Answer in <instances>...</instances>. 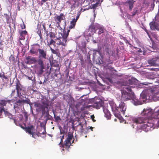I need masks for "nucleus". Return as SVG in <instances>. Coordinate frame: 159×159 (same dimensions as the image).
I'll return each instance as SVG.
<instances>
[{
    "instance_id": "obj_22",
    "label": "nucleus",
    "mask_w": 159,
    "mask_h": 159,
    "mask_svg": "<svg viewBox=\"0 0 159 159\" xmlns=\"http://www.w3.org/2000/svg\"><path fill=\"white\" fill-rule=\"evenodd\" d=\"M76 22L77 21H76L75 20V19H72L70 22V25L69 26V28L70 29L74 28L75 26Z\"/></svg>"
},
{
    "instance_id": "obj_59",
    "label": "nucleus",
    "mask_w": 159,
    "mask_h": 159,
    "mask_svg": "<svg viewBox=\"0 0 159 159\" xmlns=\"http://www.w3.org/2000/svg\"><path fill=\"white\" fill-rule=\"evenodd\" d=\"M33 104H34V103H32V102H30V103H29V104H29V105H30V106H31Z\"/></svg>"
},
{
    "instance_id": "obj_12",
    "label": "nucleus",
    "mask_w": 159,
    "mask_h": 159,
    "mask_svg": "<svg viewBox=\"0 0 159 159\" xmlns=\"http://www.w3.org/2000/svg\"><path fill=\"white\" fill-rule=\"evenodd\" d=\"M103 111L105 114V116L107 119H110L111 118V114L109 111L105 107H103Z\"/></svg>"
},
{
    "instance_id": "obj_15",
    "label": "nucleus",
    "mask_w": 159,
    "mask_h": 159,
    "mask_svg": "<svg viewBox=\"0 0 159 159\" xmlns=\"http://www.w3.org/2000/svg\"><path fill=\"white\" fill-rule=\"evenodd\" d=\"M103 102L102 101L99 100V101L95 102L93 104V106L97 109H99L100 107L102 106Z\"/></svg>"
},
{
    "instance_id": "obj_14",
    "label": "nucleus",
    "mask_w": 159,
    "mask_h": 159,
    "mask_svg": "<svg viewBox=\"0 0 159 159\" xmlns=\"http://www.w3.org/2000/svg\"><path fill=\"white\" fill-rule=\"evenodd\" d=\"M33 128H34L33 126L31 125L30 127H25V130L27 133H28L29 134L32 135V137H34V133L32 131Z\"/></svg>"
},
{
    "instance_id": "obj_52",
    "label": "nucleus",
    "mask_w": 159,
    "mask_h": 159,
    "mask_svg": "<svg viewBox=\"0 0 159 159\" xmlns=\"http://www.w3.org/2000/svg\"><path fill=\"white\" fill-rule=\"evenodd\" d=\"M31 56H28L26 58V59L28 60L29 61H30V59L31 58Z\"/></svg>"
},
{
    "instance_id": "obj_25",
    "label": "nucleus",
    "mask_w": 159,
    "mask_h": 159,
    "mask_svg": "<svg viewBox=\"0 0 159 159\" xmlns=\"http://www.w3.org/2000/svg\"><path fill=\"white\" fill-rule=\"evenodd\" d=\"M42 59V58H39V59L37 61L38 64L39 66H44L43 62Z\"/></svg>"
},
{
    "instance_id": "obj_49",
    "label": "nucleus",
    "mask_w": 159,
    "mask_h": 159,
    "mask_svg": "<svg viewBox=\"0 0 159 159\" xmlns=\"http://www.w3.org/2000/svg\"><path fill=\"white\" fill-rule=\"evenodd\" d=\"M97 2H98L101 4L102 2L103 1V0H95Z\"/></svg>"
},
{
    "instance_id": "obj_42",
    "label": "nucleus",
    "mask_w": 159,
    "mask_h": 159,
    "mask_svg": "<svg viewBox=\"0 0 159 159\" xmlns=\"http://www.w3.org/2000/svg\"><path fill=\"white\" fill-rule=\"evenodd\" d=\"M4 16L5 18L7 20V22H8L9 21V15L7 14H4Z\"/></svg>"
},
{
    "instance_id": "obj_40",
    "label": "nucleus",
    "mask_w": 159,
    "mask_h": 159,
    "mask_svg": "<svg viewBox=\"0 0 159 159\" xmlns=\"http://www.w3.org/2000/svg\"><path fill=\"white\" fill-rule=\"evenodd\" d=\"M5 110L4 109L3 107H0V118H2V111H4Z\"/></svg>"
},
{
    "instance_id": "obj_63",
    "label": "nucleus",
    "mask_w": 159,
    "mask_h": 159,
    "mask_svg": "<svg viewBox=\"0 0 159 159\" xmlns=\"http://www.w3.org/2000/svg\"><path fill=\"white\" fill-rule=\"evenodd\" d=\"M93 128L92 127H90V129H91L92 131H93Z\"/></svg>"
},
{
    "instance_id": "obj_53",
    "label": "nucleus",
    "mask_w": 159,
    "mask_h": 159,
    "mask_svg": "<svg viewBox=\"0 0 159 159\" xmlns=\"http://www.w3.org/2000/svg\"><path fill=\"white\" fill-rule=\"evenodd\" d=\"M49 34L50 37L52 38V36H53V33L52 32H50L49 33Z\"/></svg>"
},
{
    "instance_id": "obj_11",
    "label": "nucleus",
    "mask_w": 159,
    "mask_h": 159,
    "mask_svg": "<svg viewBox=\"0 0 159 159\" xmlns=\"http://www.w3.org/2000/svg\"><path fill=\"white\" fill-rule=\"evenodd\" d=\"M150 26L152 30H159V24L155 21L152 22L150 24Z\"/></svg>"
},
{
    "instance_id": "obj_50",
    "label": "nucleus",
    "mask_w": 159,
    "mask_h": 159,
    "mask_svg": "<svg viewBox=\"0 0 159 159\" xmlns=\"http://www.w3.org/2000/svg\"><path fill=\"white\" fill-rule=\"evenodd\" d=\"M48 1V0H42L41 2V5H43V3L47 2Z\"/></svg>"
},
{
    "instance_id": "obj_24",
    "label": "nucleus",
    "mask_w": 159,
    "mask_h": 159,
    "mask_svg": "<svg viewBox=\"0 0 159 159\" xmlns=\"http://www.w3.org/2000/svg\"><path fill=\"white\" fill-rule=\"evenodd\" d=\"M40 126L41 127H42L43 129V131L42 132V133H40L41 134H44L46 133V127L45 125L44 124V123L43 122H41L40 123Z\"/></svg>"
},
{
    "instance_id": "obj_23",
    "label": "nucleus",
    "mask_w": 159,
    "mask_h": 159,
    "mask_svg": "<svg viewBox=\"0 0 159 159\" xmlns=\"http://www.w3.org/2000/svg\"><path fill=\"white\" fill-rule=\"evenodd\" d=\"M0 77L2 78L3 81L8 80L7 77L5 75L4 73L3 72L0 73Z\"/></svg>"
},
{
    "instance_id": "obj_32",
    "label": "nucleus",
    "mask_w": 159,
    "mask_h": 159,
    "mask_svg": "<svg viewBox=\"0 0 159 159\" xmlns=\"http://www.w3.org/2000/svg\"><path fill=\"white\" fill-rule=\"evenodd\" d=\"M136 14H138V8H135L133 9V11L132 12V16H135Z\"/></svg>"
},
{
    "instance_id": "obj_33",
    "label": "nucleus",
    "mask_w": 159,
    "mask_h": 159,
    "mask_svg": "<svg viewBox=\"0 0 159 159\" xmlns=\"http://www.w3.org/2000/svg\"><path fill=\"white\" fill-rule=\"evenodd\" d=\"M104 29L102 27H100L99 28V31L98 32V35L101 34L103 33Z\"/></svg>"
},
{
    "instance_id": "obj_19",
    "label": "nucleus",
    "mask_w": 159,
    "mask_h": 159,
    "mask_svg": "<svg viewBox=\"0 0 159 159\" xmlns=\"http://www.w3.org/2000/svg\"><path fill=\"white\" fill-rule=\"evenodd\" d=\"M64 18H65V16L63 14L61 13L59 16H57L56 17V20L58 22V23H60L61 20H64Z\"/></svg>"
},
{
    "instance_id": "obj_34",
    "label": "nucleus",
    "mask_w": 159,
    "mask_h": 159,
    "mask_svg": "<svg viewBox=\"0 0 159 159\" xmlns=\"http://www.w3.org/2000/svg\"><path fill=\"white\" fill-rule=\"evenodd\" d=\"M51 50L52 52L54 54H55L57 55H58V50L56 49L54 50V49H53L52 48H51Z\"/></svg>"
},
{
    "instance_id": "obj_47",
    "label": "nucleus",
    "mask_w": 159,
    "mask_h": 159,
    "mask_svg": "<svg viewBox=\"0 0 159 159\" xmlns=\"http://www.w3.org/2000/svg\"><path fill=\"white\" fill-rule=\"evenodd\" d=\"M15 93V89L13 90L12 91L11 93V96H13L14 95Z\"/></svg>"
},
{
    "instance_id": "obj_16",
    "label": "nucleus",
    "mask_w": 159,
    "mask_h": 159,
    "mask_svg": "<svg viewBox=\"0 0 159 159\" xmlns=\"http://www.w3.org/2000/svg\"><path fill=\"white\" fill-rule=\"evenodd\" d=\"M147 96L146 94L144 93H142L141 94L139 99L141 101L142 104L147 100Z\"/></svg>"
},
{
    "instance_id": "obj_3",
    "label": "nucleus",
    "mask_w": 159,
    "mask_h": 159,
    "mask_svg": "<svg viewBox=\"0 0 159 159\" xmlns=\"http://www.w3.org/2000/svg\"><path fill=\"white\" fill-rule=\"evenodd\" d=\"M124 89H126L129 93L124 91L122 92L121 99L124 101H127L134 98V93L132 91L131 88L133 87L129 85H125Z\"/></svg>"
},
{
    "instance_id": "obj_30",
    "label": "nucleus",
    "mask_w": 159,
    "mask_h": 159,
    "mask_svg": "<svg viewBox=\"0 0 159 159\" xmlns=\"http://www.w3.org/2000/svg\"><path fill=\"white\" fill-rule=\"evenodd\" d=\"M57 36H56V39H57L59 38H63V34H62L61 33L58 32V33L56 34Z\"/></svg>"
},
{
    "instance_id": "obj_43",
    "label": "nucleus",
    "mask_w": 159,
    "mask_h": 159,
    "mask_svg": "<svg viewBox=\"0 0 159 159\" xmlns=\"http://www.w3.org/2000/svg\"><path fill=\"white\" fill-rule=\"evenodd\" d=\"M60 133L61 134H63V135L62 136L61 138V141L59 143V144H60L63 141L62 139H64V134L63 133H62V132L61 131H60Z\"/></svg>"
},
{
    "instance_id": "obj_26",
    "label": "nucleus",
    "mask_w": 159,
    "mask_h": 159,
    "mask_svg": "<svg viewBox=\"0 0 159 159\" xmlns=\"http://www.w3.org/2000/svg\"><path fill=\"white\" fill-rule=\"evenodd\" d=\"M44 66H39V70L38 72V74L40 75H42L43 72V69H44Z\"/></svg>"
},
{
    "instance_id": "obj_56",
    "label": "nucleus",
    "mask_w": 159,
    "mask_h": 159,
    "mask_svg": "<svg viewBox=\"0 0 159 159\" xmlns=\"http://www.w3.org/2000/svg\"><path fill=\"white\" fill-rule=\"evenodd\" d=\"M145 32L147 33L148 34V35L149 37H150V35H149V33L148 32V30H146V29H145Z\"/></svg>"
},
{
    "instance_id": "obj_41",
    "label": "nucleus",
    "mask_w": 159,
    "mask_h": 159,
    "mask_svg": "<svg viewBox=\"0 0 159 159\" xmlns=\"http://www.w3.org/2000/svg\"><path fill=\"white\" fill-rule=\"evenodd\" d=\"M14 122L18 126L20 124L19 122L18 121H17L16 118L13 119Z\"/></svg>"
},
{
    "instance_id": "obj_21",
    "label": "nucleus",
    "mask_w": 159,
    "mask_h": 159,
    "mask_svg": "<svg viewBox=\"0 0 159 159\" xmlns=\"http://www.w3.org/2000/svg\"><path fill=\"white\" fill-rule=\"evenodd\" d=\"M156 60L155 59H152L148 60V63L152 66H155L156 65Z\"/></svg>"
},
{
    "instance_id": "obj_35",
    "label": "nucleus",
    "mask_w": 159,
    "mask_h": 159,
    "mask_svg": "<svg viewBox=\"0 0 159 159\" xmlns=\"http://www.w3.org/2000/svg\"><path fill=\"white\" fill-rule=\"evenodd\" d=\"M54 118L56 121H58L61 120L60 117L59 116H56L54 112H53Z\"/></svg>"
},
{
    "instance_id": "obj_37",
    "label": "nucleus",
    "mask_w": 159,
    "mask_h": 159,
    "mask_svg": "<svg viewBox=\"0 0 159 159\" xmlns=\"http://www.w3.org/2000/svg\"><path fill=\"white\" fill-rule=\"evenodd\" d=\"M70 31V30L69 29L67 30L66 33H65L63 34V36L67 39L69 35V33Z\"/></svg>"
},
{
    "instance_id": "obj_46",
    "label": "nucleus",
    "mask_w": 159,
    "mask_h": 159,
    "mask_svg": "<svg viewBox=\"0 0 159 159\" xmlns=\"http://www.w3.org/2000/svg\"><path fill=\"white\" fill-rule=\"evenodd\" d=\"M20 27L22 29H25V25L24 24H21Z\"/></svg>"
},
{
    "instance_id": "obj_48",
    "label": "nucleus",
    "mask_w": 159,
    "mask_h": 159,
    "mask_svg": "<svg viewBox=\"0 0 159 159\" xmlns=\"http://www.w3.org/2000/svg\"><path fill=\"white\" fill-rule=\"evenodd\" d=\"M16 102L17 103L21 104L22 103H23V102L22 101V99L20 100H19L16 101Z\"/></svg>"
},
{
    "instance_id": "obj_57",
    "label": "nucleus",
    "mask_w": 159,
    "mask_h": 159,
    "mask_svg": "<svg viewBox=\"0 0 159 159\" xmlns=\"http://www.w3.org/2000/svg\"><path fill=\"white\" fill-rule=\"evenodd\" d=\"M18 126H20L21 128H22L23 129H25V128L24 127H23V126L22 125H20V124Z\"/></svg>"
},
{
    "instance_id": "obj_38",
    "label": "nucleus",
    "mask_w": 159,
    "mask_h": 159,
    "mask_svg": "<svg viewBox=\"0 0 159 159\" xmlns=\"http://www.w3.org/2000/svg\"><path fill=\"white\" fill-rule=\"evenodd\" d=\"M30 100L28 98H26V99L25 100L22 99L23 103H27V104L30 103Z\"/></svg>"
},
{
    "instance_id": "obj_4",
    "label": "nucleus",
    "mask_w": 159,
    "mask_h": 159,
    "mask_svg": "<svg viewBox=\"0 0 159 159\" xmlns=\"http://www.w3.org/2000/svg\"><path fill=\"white\" fill-rule=\"evenodd\" d=\"M16 86L17 93L18 96L20 98L22 99L23 96L21 95V93H22L23 95H25L26 93V92L24 89H23V87L18 80H17L16 82Z\"/></svg>"
},
{
    "instance_id": "obj_29",
    "label": "nucleus",
    "mask_w": 159,
    "mask_h": 159,
    "mask_svg": "<svg viewBox=\"0 0 159 159\" xmlns=\"http://www.w3.org/2000/svg\"><path fill=\"white\" fill-rule=\"evenodd\" d=\"M101 4H100V3L96 2L95 3L93 4L92 5V7L91 8L93 9H95L98 7L101 6Z\"/></svg>"
},
{
    "instance_id": "obj_58",
    "label": "nucleus",
    "mask_w": 159,
    "mask_h": 159,
    "mask_svg": "<svg viewBox=\"0 0 159 159\" xmlns=\"http://www.w3.org/2000/svg\"><path fill=\"white\" fill-rule=\"evenodd\" d=\"M2 50L0 48V57H1V55H2Z\"/></svg>"
},
{
    "instance_id": "obj_44",
    "label": "nucleus",
    "mask_w": 159,
    "mask_h": 159,
    "mask_svg": "<svg viewBox=\"0 0 159 159\" xmlns=\"http://www.w3.org/2000/svg\"><path fill=\"white\" fill-rule=\"evenodd\" d=\"M105 51L108 54L110 53V49L109 48H106L105 49Z\"/></svg>"
},
{
    "instance_id": "obj_36",
    "label": "nucleus",
    "mask_w": 159,
    "mask_h": 159,
    "mask_svg": "<svg viewBox=\"0 0 159 159\" xmlns=\"http://www.w3.org/2000/svg\"><path fill=\"white\" fill-rule=\"evenodd\" d=\"M32 63H35L37 62V60L36 59V58L34 57H32L31 59H30V61Z\"/></svg>"
},
{
    "instance_id": "obj_51",
    "label": "nucleus",
    "mask_w": 159,
    "mask_h": 159,
    "mask_svg": "<svg viewBox=\"0 0 159 159\" xmlns=\"http://www.w3.org/2000/svg\"><path fill=\"white\" fill-rule=\"evenodd\" d=\"M75 8V4L72 5L70 7V8L72 10L74 9Z\"/></svg>"
},
{
    "instance_id": "obj_5",
    "label": "nucleus",
    "mask_w": 159,
    "mask_h": 159,
    "mask_svg": "<svg viewBox=\"0 0 159 159\" xmlns=\"http://www.w3.org/2000/svg\"><path fill=\"white\" fill-rule=\"evenodd\" d=\"M34 107H38L39 109L41 110L43 114L44 113L46 112L45 109L48 108V103L46 101H44L40 103L38 102H34Z\"/></svg>"
},
{
    "instance_id": "obj_9",
    "label": "nucleus",
    "mask_w": 159,
    "mask_h": 159,
    "mask_svg": "<svg viewBox=\"0 0 159 159\" xmlns=\"http://www.w3.org/2000/svg\"><path fill=\"white\" fill-rule=\"evenodd\" d=\"M135 1L134 0H127L124 3V4L129 7V10L131 11L134 7Z\"/></svg>"
},
{
    "instance_id": "obj_39",
    "label": "nucleus",
    "mask_w": 159,
    "mask_h": 159,
    "mask_svg": "<svg viewBox=\"0 0 159 159\" xmlns=\"http://www.w3.org/2000/svg\"><path fill=\"white\" fill-rule=\"evenodd\" d=\"M38 34L39 36L41 42H42L43 40V38L42 36V35L40 31H39L38 33Z\"/></svg>"
},
{
    "instance_id": "obj_10",
    "label": "nucleus",
    "mask_w": 159,
    "mask_h": 159,
    "mask_svg": "<svg viewBox=\"0 0 159 159\" xmlns=\"http://www.w3.org/2000/svg\"><path fill=\"white\" fill-rule=\"evenodd\" d=\"M19 33L20 34L19 40L20 43H21V42L20 40H23L25 39V35L27 34V32L26 30H19Z\"/></svg>"
},
{
    "instance_id": "obj_18",
    "label": "nucleus",
    "mask_w": 159,
    "mask_h": 159,
    "mask_svg": "<svg viewBox=\"0 0 159 159\" xmlns=\"http://www.w3.org/2000/svg\"><path fill=\"white\" fill-rule=\"evenodd\" d=\"M138 80L134 78H131L128 80V83L129 85L137 84Z\"/></svg>"
},
{
    "instance_id": "obj_28",
    "label": "nucleus",
    "mask_w": 159,
    "mask_h": 159,
    "mask_svg": "<svg viewBox=\"0 0 159 159\" xmlns=\"http://www.w3.org/2000/svg\"><path fill=\"white\" fill-rule=\"evenodd\" d=\"M57 39H55L54 40L52 39V38L51 39L49 42H48V45H50L52 44L54 45L55 44H57Z\"/></svg>"
},
{
    "instance_id": "obj_54",
    "label": "nucleus",
    "mask_w": 159,
    "mask_h": 159,
    "mask_svg": "<svg viewBox=\"0 0 159 159\" xmlns=\"http://www.w3.org/2000/svg\"><path fill=\"white\" fill-rule=\"evenodd\" d=\"M79 15H78L76 16V18L75 19V18H74L73 19H75V20L76 21H77L78 19V18H79Z\"/></svg>"
},
{
    "instance_id": "obj_31",
    "label": "nucleus",
    "mask_w": 159,
    "mask_h": 159,
    "mask_svg": "<svg viewBox=\"0 0 159 159\" xmlns=\"http://www.w3.org/2000/svg\"><path fill=\"white\" fill-rule=\"evenodd\" d=\"M5 115L7 116L10 119H11L13 120V119L15 118L16 117H14L13 115L8 112H5Z\"/></svg>"
},
{
    "instance_id": "obj_1",
    "label": "nucleus",
    "mask_w": 159,
    "mask_h": 159,
    "mask_svg": "<svg viewBox=\"0 0 159 159\" xmlns=\"http://www.w3.org/2000/svg\"><path fill=\"white\" fill-rule=\"evenodd\" d=\"M132 121L136 124H142L140 129L145 132L159 127V109H155L154 112L150 110H144L142 115L133 117Z\"/></svg>"
},
{
    "instance_id": "obj_62",
    "label": "nucleus",
    "mask_w": 159,
    "mask_h": 159,
    "mask_svg": "<svg viewBox=\"0 0 159 159\" xmlns=\"http://www.w3.org/2000/svg\"><path fill=\"white\" fill-rule=\"evenodd\" d=\"M28 79L30 80H31V79L32 78V77H28Z\"/></svg>"
},
{
    "instance_id": "obj_6",
    "label": "nucleus",
    "mask_w": 159,
    "mask_h": 159,
    "mask_svg": "<svg viewBox=\"0 0 159 159\" xmlns=\"http://www.w3.org/2000/svg\"><path fill=\"white\" fill-rule=\"evenodd\" d=\"M73 138V135L72 134H69L67 138L65 141L64 144L62 145L63 147L68 150L70 146L71 145L70 141L72 140Z\"/></svg>"
},
{
    "instance_id": "obj_17",
    "label": "nucleus",
    "mask_w": 159,
    "mask_h": 159,
    "mask_svg": "<svg viewBox=\"0 0 159 159\" xmlns=\"http://www.w3.org/2000/svg\"><path fill=\"white\" fill-rule=\"evenodd\" d=\"M11 101V100H0V105L3 107L6 106L7 103H10Z\"/></svg>"
},
{
    "instance_id": "obj_7",
    "label": "nucleus",
    "mask_w": 159,
    "mask_h": 159,
    "mask_svg": "<svg viewBox=\"0 0 159 159\" xmlns=\"http://www.w3.org/2000/svg\"><path fill=\"white\" fill-rule=\"evenodd\" d=\"M37 52H39V58L46 59L47 58V50L39 48L37 49Z\"/></svg>"
},
{
    "instance_id": "obj_13",
    "label": "nucleus",
    "mask_w": 159,
    "mask_h": 159,
    "mask_svg": "<svg viewBox=\"0 0 159 159\" xmlns=\"http://www.w3.org/2000/svg\"><path fill=\"white\" fill-rule=\"evenodd\" d=\"M134 98H132L131 99L132 100V103L135 105H141L142 104L141 101L139 100H138V99H136L134 94Z\"/></svg>"
},
{
    "instance_id": "obj_2",
    "label": "nucleus",
    "mask_w": 159,
    "mask_h": 159,
    "mask_svg": "<svg viewBox=\"0 0 159 159\" xmlns=\"http://www.w3.org/2000/svg\"><path fill=\"white\" fill-rule=\"evenodd\" d=\"M112 110L115 116L117 118L120 119L121 117L120 111H121L124 115L126 109V106L125 103L121 101L119 107H117L114 102H112L110 103Z\"/></svg>"
},
{
    "instance_id": "obj_60",
    "label": "nucleus",
    "mask_w": 159,
    "mask_h": 159,
    "mask_svg": "<svg viewBox=\"0 0 159 159\" xmlns=\"http://www.w3.org/2000/svg\"><path fill=\"white\" fill-rule=\"evenodd\" d=\"M43 28L44 30H46V28L44 25H43Z\"/></svg>"
},
{
    "instance_id": "obj_64",
    "label": "nucleus",
    "mask_w": 159,
    "mask_h": 159,
    "mask_svg": "<svg viewBox=\"0 0 159 159\" xmlns=\"http://www.w3.org/2000/svg\"><path fill=\"white\" fill-rule=\"evenodd\" d=\"M126 43H128L129 44H130L129 43V42H128V41L127 40H126Z\"/></svg>"
},
{
    "instance_id": "obj_27",
    "label": "nucleus",
    "mask_w": 159,
    "mask_h": 159,
    "mask_svg": "<svg viewBox=\"0 0 159 159\" xmlns=\"http://www.w3.org/2000/svg\"><path fill=\"white\" fill-rule=\"evenodd\" d=\"M95 26L93 24H91L89 27V30L91 32H93L95 30Z\"/></svg>"
},
{
    "instance_id": "obj_61",
    "label": "nucleus",
    "mask_w": 159,
    "mask_h": 159,
    "mask_svg": "<svg viewBox=\"0 0 159 159\" xmlns=\"http://www.w3.org/2000/svg\"><path fill=\"white\" fill-rule=\"evenodd\" d=\"M108 68L109 69H110L111 70H112L113 69V67H111V66H110Z\"/></svg>"
},
{
    "instance_id": "obj_55",
    "label": "nucleus",
    "mask_w": 159,
    "mask_h": 159,
    "mask_svg": "<svg viewBox=\"0 0 159 159\" xmlns=\"http://www.w3.org/2000/svg\"><path fill=\"white\" fill-rule=\"evenodd\" d=\"M91 118L94 122H95V120H94V116L93 115L91 116Z\"/></svg>"
},
{
    "instance_id": "obj_20",
    "label": "nucleus",
    "mask_w": 159,
    "mask_h": 159,
    "mask_svg": "<svg viewBox=\"0 0 159 159\" xmlns=\"http://www.w3.org/2000/svg\"><path fill=\"white\" fill-rule=\"evenodd\" d=\"M29 52L31 54H37L38 53V52H37V49L36 48L34 47H33L31 48Z\"/></svg>"
},
{
    "instance_id": "obj_8",
    "label": "nucleus",
    "mask_w": 159,
    "mask_h": 159,
    "mask_svg": "<svg viewBox=\"0 0 159 159\" xmlns=\"http://www.w3.org/2000/svg\"><path fill=\"white\" fill-rule=\"evenodd\" d=\"M67 39L63 36V38L57 39V45L65 46L67 44Z\"/></svg>"
},
{
    "instance_id": "obj_45",
    "label": "nucleus",
    "mask_w": 159,
    "mask_h": 159,
    "mask_svg": "<svg viewBox=\"0 0 159 159\" xmlns=\"http://www.w3.org/2000/svg\"><path fill=\"white\" fill-rule=\"evenodd\" d=\"M107 66H108L110 64H112L113 63V61H111L108 60L107 61Z\"/></svg>"
}]
</instances>
